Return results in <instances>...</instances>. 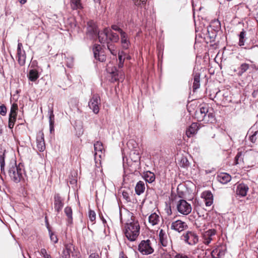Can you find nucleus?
Instances as JSON below:
<instances>
[{
  "label": "nucleus",
  "mask_w": 258,
  "mask_h": 258,
  "mask_svg": "<svg viewBox=\"0 0 258 258\" xmlns=\"http://www.w3.org/2000/svg\"><path fill=\"white\" fill-rule=\"evenodd\" d=\"M110 29L108 28L104 29L102 31H98L97 28H93V33L97 35L99 41L101 43H107V48L110 53L114 55L116 54V51L114 49V46L108 41V37Z\"/></svg>",
  "instance_id": "nucleus-1"
},
{
  "label": "nucleus",
  "mask_w": 258,
  "mask_h": 258,
  "mask_svg": "<svg viewBox=\"0 0 258 258\" xmlns=\"http://www.w3.org/2000/svg\"><path fill=\"white\" fill-rule=\"evenodd\" d=\"M197 117L198 121H203L204 123H214L215 121V115L212 109L209 110L207 106L200 108V111L197 112Z\"/></svg>",
  "instance_id": "nucleus-2"
},
{
  "label": "nucleus",
  "mask_w": 258,
  "mask_h": 258,
  "mask_svg": "<svg viewBox=\"0 0 258 258\" xmlns=\"http://www.w3.org/2000/svg\"><path fill=\"white\" fill-rule=\"evenodd\" d=\"M140 226L138 222H132L126 224L125 235L131 241H135L139 234Z\"/></svg>",
  "instance_id": "nucleus-3"
},
{
  "label": "nucleus",
  "mask_w": 258,
  "mask_h": 258,
  "mask_svg": "<svg viewBox=\"0 0 258 258\" xmlns=\"http://www.w3.org/2000/svg\"><path fill=\"white\" fill-rule=\"evenodd\" d=\"M23 166L19 164L18 166L15 165L11 167L9 170V175L12 180L16 183H18L23 178L24 172Z\"/></svg>",
  "instance_id": "nucleus-4"
},
{
  "label": "nucleus",
  "mask_w": 258,
  "mask_h": 258,
  "mask_svg": "<svg viewBox=\"0 0 258 258\" xmlns=\"http://www.w3.org/2000/svg\"><path fill=\"white\" fill-rule=\"evenodd\" d=\"M181 239L186 243L193 245L197 244L199 241V237L194 232L187 231L181 236Z\"/></svg>",
  "instance_id": "nucleus-5"
},
{
  "label": "nucleus",
  "mask_w": 258,
  "mask_h": 258,
  "mask_svg": "<svg viewBox=\"0 0 258 258\" xmlns=\"http://www.w3.org/2000/svg\"><path fill=\"white\" fill-rule=\"evenodd\" d=\"M138 250L141 253L145 255L152 253L154 251L151 241L149 239L142 240L138 246Z\"/></svg>",
  "instance_id": "nucleus-6"
},
{
  "label": "nucleus",
  "mask_w": 258,
  "mask_h": 258,
  "mask_svg": "<svg viewBox=\"0 0 258 258\" xmlns=\"http://www.w3.org/2000/svg\"><path fill=\"white\" fill-rule=\"evenodd\" d=\"M177 209L180 214L187 215L191 211V206L185 200H180L177 204Z\"/></svg>",
  "instance_id": "nucleus-7"
},
{
  "label": "nucleus",
  "mask_w": 258,
  "mask_h": 258,
  "mask_svg": "<svg viewBox=\"0 0 258 258\" xmlns=\"http://www.w3.org/2000/svg\"><path fill=\"white\" fill-rule=\"evenodd\" d=\"M100 104V97L97 94H94L88 103V106L94 113L97 114L99 111V105Z\"/></svg>",
  "instance_id": "nucleus-8"
},
{
  "label": "nucleus",
  "mask_w": 258,
  "mask_h": 258,
  "mask_svg": "<svg viewBox=\"0 0 258 258\" xmlns=\"http://www.w3.org/2000/svg\"><path fill=\"white\" fill-rule=\"evenodd\" d=\"M170 228L171 229L180 233L186 229L188 228V226L185 222L177 220L171 223Z\"/></svg>",
  "instance_id": "nucleus-9"
},
{
  "label": "nucleus",
  "mask_w": 258,
  "mask_h": 258,
  "mask_svg": "<svg viewBox=\"0 0 258 258\" xmlns=\"http://www.w3.org/2000/svg\"><path fill=\"white\" fill-rule=\"evenodd\" d=\"M93 50L94 56L96 59L98 60L100 62H103L106 60V55L104 54L100 45H94Z\"/></svg>",
  "instance_id": "nucleus-10"
},
{
  "label": "nucleus",
  "mask_w": 258,
  "mask_h": 258,
  "mask_svg": "<svg viewBox=\"0 0 258 258\" xmlns=\"http://www.w3.org/2000/svg\"><path fill=\"white\" fill-rule=\"evenodd\" d=\"M18 109V105L16 103H14L12 105L11 108V111L9 114V127L10 128H13L16 120L17 116V110Z\"/></svg>",
  "instance_id": "nucleus-11"
},
{
  "label": "nucleus",
  "mask_w": 258,
  "mask_h": 258,
  "mask_svg": "<svg viewBox=\"0 0 258 258\" xmlns=\"http://www.w3.org/2000/svg\"><path fill=\"white\" fill-rule=\"evenodd\" d=\"M94 147L95 150V160H96L98 158V160H100V159L104 156L102 143L97 141L94 144Z\"/></svg>",
  "instance_id": "nucleus-12"
},
{
  "label": "nucleus",
  "mask_w": 258,
  "mask_h": 258,
  "mask_svg": "<svg viewBox=\"0 0 258 258\" xmlns=\"http://www.w3.org/2000/svg\"><path fill=\"white\" fill-rule=\"evenodd\" d=\"M216 233V230L214 229H209L203 233L202 238L203 242L206 245H209L213 240V237Z\"/></svg>",
  "instance_id": "nucleus-13"
},
{
  "label": "nucleus",
  "mask_w": 258,
  "mask_h": 258,
  "mask_svg": "<svg viewBox=\"0 0 258 258\" xmlns=\"http://www.w3.org/2000/svg\"><path fill=\"white\" fill-rule=\"evenodd\" d=\"M63 200L59 194H55L54 196V208L55 211L59 213L63 207Z\"/></svg>",
  "instance_id": "nucleus-14"
},
{
  "label": "nucleus",
  "mask_w": 258,
  "mask_h": 258,
  "mask_svg": "<svg viewBox=\"0 0 258 258\" xmlns=\"http://www.w3.org/2000/svg\"><path fill=\"white\" fill-rule=\"evenodd\" d=\"M37 149L39 152H43L45 149V145L43 132H40L37 135Z\"/></svg>",
  "instance_id": "nucleus-15"
},
{
  "label": "nucleus",
  "mask_w": 258,
  "mask_h": 258,
  "mask_svg": "<svg viewBox=\"0 0 258 258\" xmlns=\"http://www.w3.org/2000/svg\"><path fill=\"white\" fill-rule=\"evenodd\" d=\"M120 35V42L122 48L124 49H127L131 45L130 40L128 35L124 31L121 32Z\"/></svg>",
  "instance_id": "nucleus-16"
},
{
  "label": "nucleus",
  "mask_w": 258,
  "mask_h": 258,
  "mask_svg": "<svg viewBox=\"0 0 258 258\" xmlns=\"http://www.w3.org/2000/svg\"><path fill=\"white\" fill-rule=\"evenodd\" d=\"M248 190V187L244 183L238 184L236 188V194L241 197H244L246 195Z\"/></svg>",
  "instance_id": "nucleus-17"
},
{
  "label": "nucleus",
  "mask_w": 258,
  "mask_h": 258,
  "mask_svg": "<svg viewBox=\"0 0 258 258\" xmlns=\"http://www.w3.org/2000/svg\"><path fill=\"white\" fill-rule=\"evenodd\" d=\"M217 180L222 184H226L229 182L231 177V176L226 173H221L217 176Z\"/></svg>",
  "instance_id": "nucleus-18"
},
{
  "label": "nucleus",
  "mask_w": 258,
  "mask_h": 258,
  "mask_svg": "<svg viewBox=\"0 0 258 258\" xmlns=\"http://www.w3.org/2000/svg\"><path fill=\"white\" fill-rule=\"evenodd\" d=\"M149 222L153 226L158 224L160 221V217L155 213L151 214L148 217Z\"/></svg>",
  "instance_id": "nucleus-19"
},
{
  "label": "nucleus",
  "mask_w": 258,
  "mask_h": 258,
  "mask_svg": "<svg viewBox=\"0 0 258 258\" xmlns=\"http://www.w3.org/2000/svg\"><path fill=\"white\" fill-rule=\"evenodd\" d=\"M49 115V129L50 133L54 131V115L53 114V109H49L48 110Z\"/></svg>",
  "instance_id": "nucleus-20"
},
{
  "label": "nucleus",
  "mask_w": 258,
  "mask_h": 258,
  "mask_svg": "<svg viewBox=\"0 0 258 258\" xmlns=\"http://www.w3.org/2000/svg\"><path fill=\"white\" fill-rule=\"evenodd\" d=\"M145 189V183L142 181H139L137 182L135 187V191L137 195H141L143 194Z\"/></svg>",
  "instance_id": "nucleus-21"
},
{
  "label": "nucleus",
  "mask_w": 258,
  "mask_h": 258,
  "mask_svg": "<svg viewBox=\"0 0 258 258\" xmlns=\"http://www.w3.org/2000/svg\"><path fill=\"white\" fill-rule=\"evenodd\" d=\"M143 177L146 182L149 183H152L155 181V176L154 173L147 171L144 173Z\"/></svg>",
  "instance_id": "nucleus-22"
},
{
  "label": "nucleus",
  "mask_w": 258,
  "mask_h": 258,
  "mask_svg": "<svg viewBox=\"0 0 258 258\" xmlns=\"http://www.w3.org/2000/svg\"><path fill=\"white\" fill-rule=\"evenodd\" d=\"M200 87V74L199 73L194 74L193 90L195 91Z\"/></svg>",
  "instance_id": "nucleus-23"
},
{
  "label": "nucleus",
  "mask_w": 258,
  "mask_h": 258,
  "mask_svg": "<svg viewBox=\"0 0 258 258\" xmlns=\"http://www.w3.org/2000/svg\"><path fill=\"white\" fill-rule=\"evenodd\" d=\"M28 77L31 81H35L39 78L38 71L35 70H30L28 74Z\"/></svg>",
  "instance_id": "nucleus-24"
},
{
  "label": "nucleus",
  "mask_w": 258,
  "mask_h": 258,
  "mask_svg": "<svg viewBox=\"0 0 258 258\" xmlns=\"http://www.w3.org/2000/svg\"><path fill=\"white\" fill-rule=\"evenodd\" d=\"M71 6L73 10H81L83 8L81 0H71Z\"/></svg>",
  "instance_id": "nucleus-25"
},
{
  "label": "nucleus",
  "mask_w": 258,
  "mask_h": 258,
  "mask_svg": "<svg viewBox=\"0 0 258 258\" xmlns=\"http://www.w3.org/2000/svg\"><path fill=\"white\" fill-rule=\"evenodd\" d=\"M208 28H209L216 32V31H218L221 28L220 22L218 20H215L211 23V24Z\"/></svg>",
  "instance_id": "nucleus-26"
},
{
  "label": "nucleus",
  "mask_w": 258,
  "mask_h": 258,
  "mask_svg": "<svg viewBox=\"0 0 258 258\" xmlns=\"http://www.w3.org/2000/svg\"><path fill=\"white\" fill-rule=\"evenodd\" d=\"M64 247L65 248L62 252L65 254H68L70 255V253L74 250V247L73 244L71 242L66 243Z\"/></svg>",
  "instance_id": "nucleus-27"
},
{
  "label": "nucleus",
  "mask_w": 258,
  "mask_h": 258,
  "mask_svg": "<svg viewBox=\"0 0 258 258\" xmlns=\"http://www.w3.org/2000/svg\"><path fill=\"white\" fill-rule=\"evenodd\" d=\"M198 125L197 123H192L186 131L187 136L194 135L197 131Z\"/></svg>",
  "instance_id": "nucleus-28"
},
{
  "label": "nucleus",
  "mask_w": 258,
  "mask_h": 258,
  "mask_svg": "<svg viewBox=\"0 0 258 258\" xmlns=\"http://www.w3.org/2000/svg\"><path fill=\"white\" fill-rule=\"evenodd\" d=\"M64 213L68 217V222L69 223L71 224L73 221L72 217V210L71 207H67L64 209Z\"/></svg>",
  "instance_id": "nucleus-29"
},
{
  "label": "nucleus",
  "mask_w": 258,
  "mask_h": 258,
  "mask_svg": "<svg viewBox=\"0 0 258 258\" xmlns=\"http://www.w3.org/2000/svg\"><path fill=\"white\" fill-rule=\"evenodd\" d=\"M249 68V64L246 63H242L239 68H238V75L241 76L244 73H245Z\"/></svg>",
  "instance_id": "nucleus-30"
},
{
  "label": "nucleus",
  "mask_w": 258,
  "mask_h": 258,
  "mask_svg": "<svg viewBox=\"0 0 258 258\" xmlns=\"http://www.w3.org/2000/svg\"><path fill=\"white\" fill-rule=\"evenodd\" d=\"M205 35L207 38H209L210 41H212L214 40L216 36V32L214 31H213V30L207 27V32Z\"/></svg>",
  "instance_id": "nucleus-31"
},
{
  "label": "nucleus",
  "mask_w": 258,
  "mask_h": 258,
  "mask_svg": "<svg viewBox=\"0 0 258 258\" xmlns=\"http://www.w3.org/2000/svg\"><path fill=\"white\" fill-rule=\"evenodd\" d=\"M245 36H246V32L245 31L243 30L239 34V42L238 45L240 46H243L244 45L245 41Z\"/></svg>",
  "instance_id": "nucleus-32"
},
{
  "label": "nucleus",
  "mask_w": 258,
  "mask_h": 258,
  "mask_svg": "<svg viewBox=\"0 0 258 258\" xmlns=\"http://www.w3.org/2000/svg\"><path fill=\"white\" fill-rule=\"evenodd\" d=\"M119 39V38L118 35L116 33L112 32L110 30V34L108 37V41L113 42H117L118 41Z\"/></svg>",
  "instance_id": "nucleus-33"
},
{
  "label": "nucleus",
  "mask_w": 258,
  "mask_h": 258,
  "mask_svg": "<svg viewBox=\"0 0 258 258\" xmlns=\"http://www.w3.org/2000/svg\"><path fill=\"white\" fill-rule=\"evenodd\" d=\"M47 228L49 231V236L51 241L54 243H57L58 241L57 236L53 232L51 231L48 225H47Z\"/></svg>",
  "instance_id": "nucleus-34"
},
{
  "label": "nucleus",
  "mask_w": 258,
  "mask_h": 258,
  "mask_svg": "<svg viewBox=\"0 0 258 258\" xmlns=\"http://www.w3.org/2000/svg\"><path fill=\"white\" fill-rule=\"evenodd\" d=\"M202 198L205 200L212 199L213 198V195L210 191H205L203 192L202 194Z\"/></svg>",
  "instance_id": "nucleus-35"
},
{
  "label": "nucleus",
  "mask_w": 258,
  "mask_h": 258,
  "mask_svg": "<svg viewBox=\"0 0 258 258\" xmlns=\"http://www.w3.org/2000/svg\"><path fill=\"white\" fill-rule=\"evenodd\" d=\"M212 254L213 256H215V255L217 254V256L215 257V258H219L220 255L224 254V253L221 251L220 248H218L214 250L212 252Z\"/></svg>",
  "instance_id": "nucleus-36"
},
{
  "label": "nucleus",
  "mask_w": 258,
  "mask_h": 258,
  "mask_svg": "<svg viewBox=\"0 0 258 258\" xmlns=\"http://www.w3.org/2000/svg\"><path fill=\"white\" fill-rule=\"evenodd\" d=\"M0 158H1V161L0 163L1 169L2 171L4 169L5 165L4 153H3L2 152H0Z\"/></svg>",
  "instance_id": "nucleus-37"
},
{
  "label": "nucleus",
  "mask_w": 258,
  "mask_h": 258,
  "mask_svg": "<svg viewBox=\"0 0 258 258\" xmlns=\"http://www.w3.org/2000/svg\"><path fill=\"white\" fill-rule=\"evenodd\" d=\"M18 61L20 66H24L26 61V55L17 56Z\"/></svg>",
  "instance_id": "nucleus-38"
},
{
  "label": "nucleus",
  "mask_w": 258,
  "mask_h": 258,
  "mask_svg": "<svg viewBox=\"0 0 258 258\" xmlns=\"http://www.w3.org/2000/svg\"><path fill=\"white\" fill-rule=\"evenodd\" d=\"M88 216L91 222H94L96 219V214L94 211L90 210Z\"/></svg>",
  "instance_id": "nucleus-39"
},
{
  "label": "nucleus",
  "mask_w": 258,
  "mask_h": 258,
  "mask_svg": "<svg viewBox=\"0 0 258 258\" xmlns=\"http://www.w3.org/2000/svg\"><path fill=\"white\" fill-rule=\"evenodd\" d=\"M127 145L128 148L134 149L137 147V144L134 140H131L127 142Z\"/></svg>",
  "instance_id": "nucleus-40"
},
{
  "label": "nucleus",
  "mask_w": 258,
  "mask_h": 258,
  "mask_svg": "<svg viewBox=\"0 0 258 258\" xmlns=\"http://www.w3.org/2000/svg\"><path fill=\"white\" fill-rule=\"evenodd\" d=\"M159 240H160V242L161 244L163 246L166 247L167 246V245L168 244V241L167 236L160 238H159Z\"/></svg>",
  "instance_id": "nucleus-41"
},
{
  "label": "nucleus",
  "mask_w": 258,
  "mask_h": 258,
  "mask_svg": "<svg viewBox=\"0 0 258 258\" xmlns=\"http://www.w3.org/2000/svg\"><path fill=\"white\" fill-rule=\"evenodd\" d=\"M242 153L241 152H238L236 156L235 157V161L234 163L235 164H238L239 163V161H241L242 160Z\"/></svg>",
  "instance_id": "nucleus-42"
},
{
  "label": "nucleus",
  "mask_w": 258,
  "mask_h": 258,
  "mask_svg": "<svg viewBox=\"0 0 258 258\" xmlns=\"http://www.w3.org/2000/svg\"><path fill=\"white\" fill-rule=\"evenodd\" d=\"M40 254L44 258H52L50 254H48L45 248H42L40 250Z\"/></svg>",
  "instance_id": "nucleus-43"
},
{
  "label": "nucleus",
  "mask_w": 258,
  "mask_h": 258,
  "mask_svg": "<svg viewBox=\"0 0 258 258\" xmlns=\"http://www.w3.org/2000/svg\"><path fill=\"white\" fill-rule=\"evenodd\" d=\"M123 198L127 202H131V198L127 191L123 190L122 193Z\"/></svg>",
  "instance_id": "nucleus-44"
},
{
  "label": "nucleus",
  "mask_w": 258,
  "mask_h": 258,
  "mask_svg": "<svg viewBox=\"0 0 258 258\" xmlns=\"http://www.w3.org/2000/svg\"><path fill=\"white\" fill-rule=\"evenodd\" d=\"M7 113V108L4 105L0 106V114L5 116Z\"/></svg>",
  "instance_id": "nucleus-45"
},
{
  "label": "nucleus",
  "mask_w": 258,
  "mask_h": 258,
  "mask_svg": "<svg viewBox=\"0 0 258 258\" xmlns=\"http://www.w3.org/2000/svg\"><path fill=\"white\" fill-rule=\"evenodd\" d=\"M147 0H133L134 4L136 6H141L142 5H145Z\"/></svg>",
  "instance_id": "nucleus-46"
},
{
  "label": "nucleus",
  "mask_w": 258,
  "mask_h": 258,
  "mask_svg": "<svg viewBox=\"0 0 258 258\" xmlns=\"http://www.w3.org/2000/svg\"><path fill=\"white\" fill-rule=\"evenodd\" d=\"M205 205L207 207L211 206L213 203V198L204 200Z\"/></svg>",
  "instance_id": "nucleus-47"
},
{
  "label": "nucleus",
  "mask_w": 258,
  "mask_h": 258,
  "mask_svg": "<svg viewBox=\"0 0 258 258\" xmlns=\"http://www.w3.org/2000/svg\"><path fill=\"white\" fill-rule=\"evenodd\" d=\"M112 29L118 31L120 34H121V32H123V31L117 25H113L111 26Z\"/></svg>",
  "instance_id": "nucleus-48"
},
{
  "label": "nucleus",
  "mask_w": 258,
  "mask_h": 258,
  "mask_svg": "<svg viewBox=\"0 0 258 258\" xmlns=\"http://www.w3.org/2000/svg\"><path fill=\"white\" fill-rule=\"evenodd\" d=\"M174 258H189L188 256L183 253L176 254Z\"/></svg>",
  "instance_id": "nucleus-49"
},
{
  "label": "nucleus",
  "mask_w": 258,
  "mask_h": 258,
  "mask_svg": "<svg viewBox=\"0 0 258 258\" xmlns=\"http://www.w3.org/2000/svg\"><path fill=\"white\" fill-rule=\"evenodd\" d=\"M256 133L255 132L253 135L249 137V140L252 143H254L256 141Z\"/></svg>",
  "instance_id": "nucleus-50"
},
{
  "label": "nucleus",
  "mask_w": 258,
  "mask_h": 258,
  "mask_svg": "<svg viewBox=\"0 0 258 258\" xmlns=\"http://www.w3.org/2000/svg\"><path fill=\"white\" fill-rule=\"evenodd\" d=\"M17 56L26 55L25 51L23 49L17 50Z\"/></svg>",
  "instance_id": "nucleus-51"
},
{
  "label": "nucleus",
  "mask_w": 258,
  "mask_h": 258,
  "mask_svg": "<svg viewBox=\"0 0 258 258\" xmlns=\"http://www.w3.org/2000/svg\"><path fill=\"white\" fill-rule=\"evenodd\" d=\"M159 238H160L162 237H166L167 236H166L165 232L163 231V230L161 229L159 231Z\"/></svg>",
  "instance_id": "nucleus-52"
},
{
  "label": "nucleus",
  "mask_w": 258,
  "mask_h": 258,
  "mask_svg": "<svg viewBox=\"0 0 258 258\" xmlns=\"http://www.w3.org/2000/svg\"><path fill=\"white\" fill-rule=\"evenodd\" d=\"M89 258H100V257L98 253H92L89 255Z\"/></svg>",
  "instance_id": "nucleus-53"
},
{
  "label": "nucleus",
  "mask_w": 258,
  "mask_h": 258,
  "mask_svg": "<svg viewBox=\"0 0 258 258\" xmlns=\"http://www.w3.org/2000/svg\"><path fill=\"white\" fill-rule=\"evenodd\" d=\"M118 59L120 63H121V66H123L124 58H123L120 54H119L118 55Z\"/></svg>",
  "instance_id": "nucleus-54"
},
{
  "label": "nucleus",
  "mask_w": 258,
  "mask_h": 258,
  "mask_svg": "<svg viewBox=\"0 0 258 258\" xmlns=\"http://www.w3.org/2000/svg\"><path fill=\"white\" fill-rule=\"evenodd\" d=\"M70 255H69L68 254H65L62 252L61 255L59 257V258H70Z\"/></svg>",
  "instance_id": "nucleus-55"
},
{
  "label": "nucleus",
  "mask_w": 258,
  "mask_h": 258,
  "mask_svg": "<svg viewBox=\"0 0 258 258\" xmlns=\"http://www.w3.org/2000/svg\"><path fill=\"white\" fill-rule=\"evenodd\" d=\"M23 45L20 42H19L18 44V47H17V50H21V49H23Z\"/></svg>",
  "instance_id": "nucleus-56"
},
{
  "label": "nucleus",
  "mask_w": 258,
  "mask_h": 258,
  "mask_svg": "<svg viewBox=\"0 0 258 258\" xmlns=\"http://www.w3.org/2000/svg\"><path fill=\"white\" fill-rule=\"evenodd\" d=\"M70 183L71 184H75L77 183V180L75 179H73V180L70 181Z\"/></svg>",
  "instance_id": "nucleus-57"
},
{
  "label": "nucleus",
  "mask_w": 258,
  "mask_h": 258,
  "mask_svg": "<svg viewBox=\"0 0 258 258\" xmlns=\"http://www.w3.org/2000/svg\"><path fill=\"white\" fill-rule=\"evenodd\" d=\"M21 4H24L26 2V0H18Z\"/></svg>",
  "instance_id": "nucleus-58"
},
{
  "label": "nucleus",
  "mask_w": 258,
  "mask_h": 258,
  "mask_svg": "<svg viewBox=\"0 0 258 258\" xmlns=\"http://www.w3.org/2000/svg\"><path fill=\"white\" fill-rule=\"evenodd\" d=\"M119 258H127L126 256H125L122 253L120 254Z\"/></svg>",
  "instance_id": "nucleus-59"
},
{
  "label": "nucleus",
  "mask_w": 258,
  "mask_h": 258,
  "mask_svg": "<svg viewBox=\"0 0 258 258\" xmlns=\"http://www.w3.org/2000/svg\"><path fill=\"white\" fill-rule=\"evenodd\" d=\"M2 132H3L2 125L0 124V135L2 134Z\"/></svg>",
  "instance_id": "nucleus-60"
},
{
  "label": "nucleus",
  "mask_w": 258,
  "mask_h": 258,
  "mask_svg": "<svg viewBox=\"0 0 258 258\" xmlns=\"http://www.w3.org/2000/svg\"><path fill=\"white\" fill-rule=\"evenodd\" d=\"M118 66H119V67H120V68H122V66H121V63H120V61H119Z\"/></svg>",
  "instance_id": "nucleus-61"
},
{
  "label": "nucleus",
  "mask_w": 258,
  "mask_h": 258,
  "mask_svg": "<svg viewBox=\"0 0 258 258\" xmlns=\"http://www.w3.org/2000/svg\"><path fill=\"white\" fill-rule=\"evenodd\" d=\"M94 1L95 2H98L99 1V0H94Z\"/></svg>",
  "instance_id": "nucleus-62"
},
{
  "label": "nucleus",
  "mask_w": 258,
  "mask_h": 258,
  "mask_svg": "<svg viewBox=\"0 0 258 258\" xmlns=\"http://www.w3.org/2000/svg\"><path fill=\"white\" fill-rule=\"evenodd\" d=\"M252 95L254 96V95H255V94H254V92L252 93Z\"/></svg>",
  "instance_id": "nucleus-63"
},
{
  "label": "nucleus",
  "mask_w": 258,
  "mask_h": 258,
  "mask_svg": "<svg viewBox=\"0 0 258 258\" xmlns=\"http://www.w3.org/2000/svg\"><path fill=\"white\" fill-rule=\"evenodd\" d=\"M252 95L254 96V95H255V94H254V92L252 93Z\"/></svg>",
  "instance_id": "nucleus-64"
}]
</instances>
